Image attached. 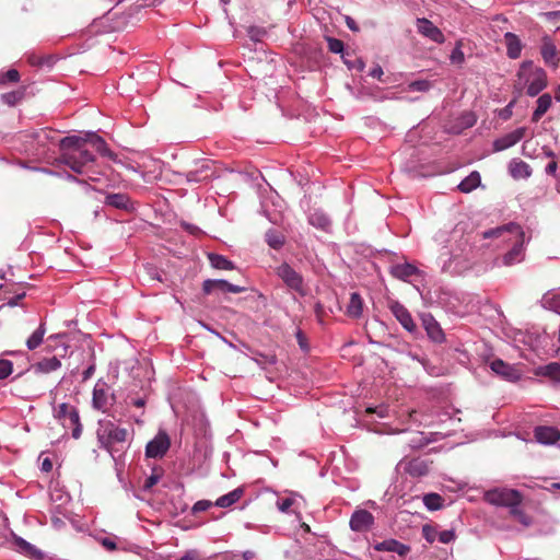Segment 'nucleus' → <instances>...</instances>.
<instances>
[{
    "label": "nucleus",
    "mask_w": 560,
    "mask_h": 560,
    "mask_svg": "<svg viewBox=\"0 0 560 560\" xmlns=\"http://www.w3.org/2000/svg\"><path fill=\"white\" fill-rule=\"evenodd\" d=\"M51 468H52V464H51L50 459L45 458L42 463V470L48 472L51 470Z\"/></svg>",
    "instance_id": "62"
},
{
    "label": "nucleus",
    "mask_w": 560,
    "mask_h": 560,
    "mask_svg": "<svg viewBox=\"0 0 560 560\" xmlns=\"http://www.w3.org/2000/svg\"><path fill=\"white\" fill-rule=\"evenodd\" d=\"M526 129L524 127L517 128L510 133L497 139L493 142L494 151H503L516 144L524 136Z\"/></svg>",
    "instance_id": "16"
},
{
    "label": "nucleus",
    "mask_w": 560,
    "mask_h": 560,
    "mask_svg": "<svg viewBox=\"0 0 560 560\" xmlns=\"http://www.w3.org/2000/svg\"><path fill=\"white\" fill-rule=\"evenodd\" d=\"M45 332H46L45 324L40 323L39 327L26 340L27 349L28 350L36 349L43 342Z\"/></svg>",
    "instance_id": "37"
},
{
    "label": "nucleus",
    "mask_w": 560,
    "mask_h": 560,
    "mask_svg": "<svg viewBox=\"0 0 560 560\" xmlns=\"http://www.w3.org/2000/svg\"><path fill=\"white\" fill-rule=\"evenodd\" d=\"M171 446L170 436L165 431L159 433L151 440L145 447V455L151 458L163 457Z\"/></svg>",
    "instance_id": "10"
},
{
    "label": "nucleus",
    "mask_w": 560,
    "mask_h": 560,
    "mask_svg": "<svg viewBox=\"0 0 560 560\" xmlns=\"http://www.w3.org/2000/svg\"><path fill=\"white\" fill-rule=\"evenodd\" d=\"M208 259L215 269L231 270L234 268L233 262L222 255L210 253L208 254Z\"/></svg>",
    "instance_id": "36"
},
{
    "label": "nucleus",
    "mask_w": 560,
    "mask_h": 560,
    "mask_svg": "<svg viewBox=\"0 0 560 560\" xmlns=\"http://www.w3.org/2000/svg\"><path fill=\"white\" fill-rule=\"evenodd\" d=\"M400 465H404V469L412 477H422L429 472V464L421 458H413Z\"/></svg>",
    "instance_id": "20"
},
{
    "label": "nucleus",
    "mask_w": 560,
    "mask_h": 560,
    "mask_svg": "<svg viewBox=\"0 0 560 560\" xmlns=\"http://www.w3.org/2000/svg\"><path fill=\"white\" fill-rule=\"evenodd\" d=\"M490 369L497 374L503 377L506 381L514 382L520 378L518 372L505 363L501 359H495L490 363Z\"/></svg>",
    "instance_id": "18"
},
{
    "label": "nucleus",
    "mask_w": 560,
    "mask_h": 560,
    "mask_svg": "<svg viewBox=\"0 0 560 560\" xmlns=\"http://www.w3.org/2000/svg\"><path fill=\"white\" fill-rule=\"evenodd\" d=\"M296 500L295 497L290 495L283 499L277 500V508L282 513L290 512L291 508L295 504Z\"/></svg>",
    "instance_id": "42"
},
{
    "label": "nucleus",
    "mask_w": 560,
    "mask_h": 560,
    "mask_svg": "<svg viewBox=\"0 0 560 560\" xmlns=\"http://www.w3.org/2000/svg\"><path fill=\"white\" fill-rule=\"evenodd\" d=\"M535 438L541 444H553L560 439V432L555 427H538L535 429Z\"/></svg>",
    "instance_id": "19"
},
{
    "label": "nucleus",
    "mask_w": 560,
    "mask_h": 560,
    "mask_svg": "<svg viewBox=\"0 0 560 560\" xmlns=\"http://www.w3.org/2000/svg\"><path fill=\"white\" fill-rule=\"evenodd\" d=\"M61 362L58 358H46L37 362L33 369L36 373H50L60 369Z\"/></svg>",
    "instance_id": "27"
},
{
    "label": "nucleus",
    "mask_w": 560,
    "mask_h": 560,
    "mask_svg": "<svg viewBox=\"0 0 560 560\" xmlns=\"http://www.w3.org/2000/svg\"><path fill=\"white\" fill-rule=\"evenodd\" d=\"M434 241L439 244L455 243L451 245L450 249L445 247L439 255V265L443 272L456 275L468 268L470 261L469 237H464L462 231L457 229L451 233L440 231L435 234Z\"/></svg>",
    "instance_id": "1"
},
{
    "label": "nucleus",
    "mask_w": 560,
    "mask_h": 560,
    "mask_svg": "<svg viewBox=\"0 0 560 560\" xmlns=\"http://www.w3.org/2000/svg\"><path fill=\"white\" fill-rule=\"evenodd\" d=\"M480 174L474 171L458 184V189L462 192H470L480 185Z\"/></svg>",
    "instance_id": "32"
},
{
    "label": "nucleus",
    "mask_w": 560,
    "mask_h": 560,
    "mask_svg": "<svg viewBox=\"0 0 560 560\" xmlns=\"http://www.w3.org/2000/svg\"><path fill=\"white\" fill-rule=\"evenodd\" d=\"M127 430L119 428L108 420H100L97 428V438L102 446L108 448L114 443L125 442Z\"/></svg>",
    "instance_id": "6"
},
{
    "label": "nucleus",
    "mask_w": 560,
    "mask_h": 560,
    "mask_svg": "<svg viewBox=\"0 0 560 560\" xmlns=\"http://www.w3.org/2000/svg\"><path fill=\"white\" fill-rule=\"evenodd\" d=\"M19 79H20V74H19L18 70H15V69H10L4 73H0V83L18 82Z\"/></svg>",
    "instance_id": "47"
},
{
    "label": "nucleus",
    "mask_w": 560,
    "mask_h": 560,
    "mask_svg": "<svg viewBox=\"0 0 560 560\" xmlns=\"http://www.w3.org/2000/svg\"><path fill=\"white\" fill-rule=\"evenodd\" d=\"M451 60L453 63H463L465 60L464 52L459 45H457L452 54H451Z\"/></svg>",
    "instance_id": "51"
},
{
    "label": "nucleus",
    "mask_w": 560,
    "mask_h": 560,
    "mask_svg": "<svg viewBox=\"0 0 560 560\" xmlns=\"http://www.w3.org/2000/svg\"><path fill=\"white\" fill-rule=\"evenodd\" d=\"M363 312V301L359 293L353 292L350 295V301L347 306V315L353 318H359Z\"/></svg>",
    "instance_id": "28"
},
{
    "label": "nucleus",
    "mask_w": 560,
    "mask_h": 560,
    "mask_svg": "<svg viewBox=\"0 0 560 560\" xmlns=\"http://www.w3.org/2000/svg\"><path fill=\"white\" fill-rule=\"evenodd\" d=\"M418 273L419 269L409 262L398 264L392 267V275L404 281H407L409 278Z\"/></svg>",
    "instance_id": "25"
},
{
    "label": "nucleus",
    "mask_w": 560,
    "mask_h": 560,
    "mask_svg": "<svg viewBox=\"0 0 560 560\" xmlns=\"http://www.w3.org/2000/svg\"><path fill=\"white\" fill-rule=\"evenodd\" d=\"M83 138H85L86 148H91L94 151L98 152L101 155L110 156V151L103 138L97 136L94 132L86 133Z\"/></svg>",
    "instance_id": "22"
},
{
    "label": "nucleus",
    "mask_w": 560,
    "mask_h": 560,
    "mask_svg": "<svg viewBox=\"0 0 560 560\" xmlns=\"http://www.w3.org/2000/svg\"><path fill=\"white\" fill-rule=\"evenodd\" d=\"M408 88L410 91L425 92L430 90L431 84L427 80H417L409 83Z\"/></svg>",
    "instance_id": "46"
},
{
    "label": "nucleus",
    "mask_w": 560,
    "mask_h": 560,
    "mask_svg": "<svg viewBox=\"0 0 560 560\" xmlns=\"http://www.w3.org/2000/svg\"><path fill=\"white\" fill-rule=\"evenodd\" d=\"M463 119L466 127H471L476 122V117L471 113L463 115Z\"/></svg>",
    "instance_id": "57"
},
{
    "label": "nucleus",
    "mask_w": 560,
    "mask_h": 560,
    "mask_svg": "<svg viewBox=\"0 0 560 560\" xmlns=\"http://www.w3.org/2000/svg\"><path fill=\"white\" fill-rule=\"evenodd\" d=\"M422 326L425 329L428 337L434 342H443L444 341V332L440 326V324L435 320V318L431 314H422L421 315Z\"/></svg>",
    "instance_id": "15"
},
{
    "label": "nucleus",
    "mask_w": 560,
    "mask_h": 560,
    "mask_svg": "<svg viewBox=\"0 0 560 560\" xmlns=\"http://www.w3.org/2000/svg\"><path fill=\"white\" fill-rule=\"evenodd\" d=\"M115 400V394L109 385L105 381L98 380L94 385L92 394L93 408L102 412H107Z\"/></svg>",
    "instance_id": "8"
},
{
    "label": "nucleus",
    "mask_w": 560,
    "mask_h": 560,
    "mask_svg": "<svg viewBox=\"0 0 560 560\" xmlns=\"http://www.w3.org/2000/svg\"><path fill=\"white\" fill-rule=\"evenodd\" d=\"M541 305L557 314H560V292H547L541 298Z\"/></svg>",
    "instance_id": "31"
},
{
    "label": "nucleus",
    "mask_w": 560,
    "mask_h": 560,
    "mask_svg": "<svg viewBox=\"0 0 560 560\" xmlns=\"http://www.w3.org/2000/svg\"><path fill=\"white\" fill-rule=\"evenodd\" d=\"M551 96L549 94H542L537 100V107L533 113L532 120L537 122L550 108Z\"/></svg>",
    "instance_id": "30"
},
{
    "label": "nucleus",
    "mask_w": 560,
    "mask_h": 560,
    "mask_svg": "<svg viewBox=\"0 0 560 560\" xmlns=\"http://www.w3.org/2000/svg\"><path fill=\"white\" fill-rule=\"evenodd\" d=\"M383 69L381 66H376L374 67L370 72L369 74L372 77V78H376L378 80L382 79V75H383Z\"/></svg>",
    "instance_id": "59"
},
{
    "label": "nucleus",
    "mask_w": 560,
    "mask_h": 560,
    "mask_svg": "<svg viewBox=\"0 0 560 560\" xmlns=\"http://www.w3.org/2000/svg\"><path fill=\"white\" fill-rule=\"evenodd\" d=\"M101 542H102L103 547L109 551H114L117 548L116 542L109 538H103Z\"/></svg>",
    "instance_id": "56"
},
{
    "label": "nucleus",
    "mask_w": 560,
    "mask_h": 560,
    "mask_svg": "<svg viewBox=\"0 0 560 560\" xmlns=\"http://www.w3.org/2000/svg\"><path fill=\"white\" fill-rule=\"evenodd\" d=\"M418 32L435 43H443L444 35L431 21L427 19H418Z\"/></svg>",
    "instance_id": "17"
},
{
    "label": "nucleus",
    "mask_w": 560,
    "mask_h": 560,
    "mask_svg": "<svg viewBox=\"0 0 560 560\" xmlns=\"http://www.w3.org/2000/svg\"><path fill=\"white\" fill-rule=\"evenodd\" d=\"M243 493L244 491L242 488H236L231 492L218 498L214 502V505L219 508H230L242 498Z\"/></svg>",
    "instance_id": "29"
},
{
    "label": "nucleus",
    "mask_w": 560,
    "mask_h": 560,
    "mask_svg": "<svg viewBox=\"0 0 560 560\" xmlns=\"http://www.w3.org/2000/svg\"><path fill=\"white\" fill-rule=\"evenodd\" d=\"M212 505H213V503L211 501L200 500L194 504L192 511L195 513L203 512V511H207L208 509H210Z\"/></svg>",
    "instance_id": "53"
},
{
    "label": "nucleus",
    "mask_w": 560,
    "mask_h": 560,
    "mask_svg": "<svg viewBox=\"0 0 560 560\" xmlns=\"http://www.w3.org/2000/svg\"><path fill=\"white\" fill-rule=\"evenodd\" d=\"M377 551L394 552L399 556H406L410 551V547L401 544L396 539H387L375 545Z\"/></svg>",
    "instance_id": "21"
},
{
    "label": "nucleus",
    "mask_w": 560,
    "mask_h": 560,
    "mask_svg": "<svg viewBox=\"0 0 560 560\" xmlns=\"http://www.w3.org/2000/svg\"><path fill=\"white\" fill-rule=\"evenodd\" d=\"M346 24H347V26H348L351 31H353V32H358V31H359V27H358V25H357L355 21H354L352 18L347 16V18H346Z\"/></svg>",
    "instance_id": "61"
},
{
    "label": "nucleus",
    "mask_w": 560,
    "mask_h": 560,
    "mask_svg": "<svg viewBox=\"0 0 560 560\" xmlns=\"http://www.w3.org/2000/svg\"><path fill=\"white\" fill-rule=\"evenodd\" d=\"M485 499L492 505L506 506L510 510L514 505H521L522 502V495L518 491L506 488L489 490L486 492Z\"/></svg>",
    "instance_id": "7"
},
{
    "label": "nucleus",
    "mask_w": 560,
    "mask_h": 560,
    "mask_svg": "<svg viewBox=\"0 0 560 560\" xmlns=\"http://www.w3.org/2000/svg\"><path fill=\"white\" fill-rule=\"evenodd\" d=\"M509 171L513 178H528L532 175L530 166L521 160H512L509 164Z\"/></svg>",
    "instance_id": "23"
},
{
    "label": "nucleus",
    "mask_w": 560,
    "mask_h": 560,
    "mask_svg": "<svg viewBox=\"0 0 560 560\" xmlns=\"http://www.w3.org/2000/svg\"><path fill=\"white\" fill-rule=\"evenodd\" d=\"M276 275L282 280L288 289L305 295L304 280L300 272L293 269L288 262H282L275 269Z\"/></svg>",
    "instance_id": "9"
},
{
    "label": "nucleus",
    "mask_w": 560,
    "mask_h": 560,
    "mask_svg": "<svg viewBox=\"0 0 560 560\" xmlns=\"http://www.w3.org/2000/svg\"><path fill=\"white\" fill-rule=\"evenodd\" d=\"M50 135V130L43 129L35 133V138L39 144L45 145L47 141L51 140Z\"/></svg>",
    "instance_id": "52"
},
{
    "label": "nucleus",
    "mask_w": 560,
    "mask_h": 560,
    "mask_svg": "<svg viewBox=\"0 0 560 560\" xmlns=\"http://www.w3.org/2000/svg\"><path fill=\"white\" fill-rule=\"evenodd\" d=\"M13 371V364L9 360H0V380L7 378Z\"/></svg>",
    "instance_id": "48"
},
{
    "label": "nucleus",
    "mask_w": 560,
    "mask_h": 560,
    "mask_svg": "<svg viewBox=\"0 0 560 560\" xmlns=\"http://www.w3.org/2000/svg\"><path fill=\"white\" fill-rule=\"evenodd\" d=\"M54 417L60 421L63 428H72V436L79 439L82 432L79 412L75 407L62 402L54 408Z\"/></svg>",
    "instance_id": "5"
},
{
    "label": "nucleus",
    "mask_w": 560,
    "mask_h": 560,
    "mask_svg": "<svg viewBox=\"0 0 560 560\" xmlns=\"http://www.w3.org/2000/svg\"><path fill=\"white\" fill-rule=\"evenodd\" d=\"M212 176H213L212 170L206 164L201 165V167H199L197 170L189 171L186 174L187 182H190V183L206 182V180L210 179Z\"/></svg>",
    "instance_id": "26"
},
{
    "label": "nucleus",
    "mask_w": 560,
    "mask_h": 560,
    "mask_svg": "<svg viewBox=\"0 0 560 560\" xmlns=\"http://www.w3.org/2000/svg\"><path fill=\"white\" fill-rule=\"evenodd\" d=\"M94 371H95L94 365L89 366V368L83 372V380H84V381L89 380V378L93 375Z\"/></svg>",
    "instance_id": "63"
},
{
    "label": "nucleus",
    "mask_w": 560,
    "mask_h": 560,
    "mask_svg": "<svg viewBox=\"0 0 560 560\" xmlns=\"http://www.w3.org/2000/svg\"><path fill=\"white\" fill-rule=\"evenodd\" d=\"M162 477V470L154 468L152 474L145 478L143 483V490L149 491L155 486Z\"/></svg>",
    "instance_id": "40"
},
{
    "label": "nucleus",
    "mask_w": 560,
    "mask_h": 560,
    "mask_svg": "<svg viewBox=\"0 0 560 560\" xmlns=\"http://www.w3.org/2000/svg\"><path fill=\"white\" fill-rule=\"evenodd\" d=\"M443 498L438 493H428L423 497V504L430 511H438L443 506Z\"/></svg>",
    "instance_id": "38"
},
{
    "label": "nucleus",
    "mask_w": 560,
    "mask_h": 560,
    "mask_svg": "<svg viewBox=\"0 0 560 560\" xmlns=\"http://www.w3.org/2000/svg\"><path fill=\"white\" fill-rule=\"evenodd\" d=\"M15 544L21 552H24L36 560L43 559V552L23 538H16Z\"/></svg>",
    "instance_id": "34"
},
{
    "label": "nucleus",
    "mask_w": 560,
    "mask_h": 560,
    "mask_svg": "<svg viewBox=\"0 0 560 560\" xmlns=\"http://www.w3.org/2000/svg\"><path fill=\"white\" fill-rule=\"evenodd\" d=\"M328 48L334 54H340L343 51V43L337 38H328Z\"/></svg>",
    "instance_id": "49"
},
{
    "label": "nucleus",
    "mask_w": 560,
    "mask_h": 560,
    "mask_svg": "<svg viewBox=\"0 0 560 560\" xmlns=\"http://www.w3.org/2000/svg\"><path fill=\"white\" fill-rule=\"evenodd\" d=\"M308 222L320 230H328L330 226L329 218L320 210L313 211L308 217Z\"/></svg>",
    "instance_id": "33"
},
{
    "label": "nucleus",
    "mask_w": 560,
    "mask_h": 560,
    "mask_svg": "<svg viewBox=\"0 0 560 560\" xmlns=\"http://www.w3.org/2000/svg\"><path fill=\"white\" fill-rule=\"evenodd\" d=\"M129 197L125 194H110L106 196V205L117 209H127L129 206Z\"/></svg>",
    "instance_id": "35"
},
{
    "label": "nucleus",
    "mask_w": 560,
    "mask_h": 560,
    "mask_svg": "<svg viewBox=\"0 0 560 560\" xmlns=\"http://www.w3.org/2000/svg\"><path fill=\"white\" fill-rule=\"evenodd\" d=\"M429 443V440H427L423 436V433L416 432L412 434L411 439L408 440V444L411 448H420Z\"/></svg>",
    "instance_id": "43"
},
{
    "label": "nucleus",
    "mask_w": 560,
    "mask_h": 560,
    "mask_svg": "<svg viewBox=\"0 0 560 560\" xmlns=\"http://www.w3.org/2000/svg\"><path fill=\"white\" fill-rule=\"evenodd\" d=\"M422 536L428 542L432 544L435 539H438L439 532L435 529V527L425 524L422 526Z\"/></svg>",
    "instance_id": "44"
},
{
    "label": "nucleus",
    "mask_w": 560,
    "mask_h": 560,
    "mask_svg": "<svg viewBox=\"0 0 560 560\" xmlns=\"http://www.w3.org/2000/svg\"><path fill=\"white\" fill-rule=\"evenodd\" d=\"M24 295H25V294H24V293H22V294H19L18 296H15V298L11 299V300L8 302V305H9V306H11V307L16 306V305H18V301H19L20 299L24 298Z\"/></svg>",
    "instance_id": "64"
},
{
    "label": "nucleus",
    "mask_w": 560,
    "mask_h": 560,
    "mask_svg": "<svg viewBox=\"0 0 560 560\" xmlns=\"http://www.w3.org/2000/svg\"><path fill=\"white\" fill-rule=\"evenodd\" d=\"M22 97V93L20 92H9L1 95V98L3 103L8 104L9 106L16 105Z\"/></svg>",
    "instance_id": "45"
},
{
    "label": "nucleus",
    "mask_w": 560,
    "mask_h": 560,
    "mask_svg": "<svg viewBox=\"0 0 560 560\" xmlns=\"http://www.w3.org/2000/svg\"><path fill=\"white\" fill-rule=\"evenodd\" d=\"M59 161L75 173H82L85 165L94 162L93 153L85 145V138L81 136L66 137L59 141Z\"/></svg>",
    "instance_id": "3"
},
{
    "label": "nucleus",
    "mask_w": 560,
    "mask_h": 560,
    "mask_svg": "<svg viewBox=\"0 0 560 560\" xmlns=\"http://www.w3.org/2000/svg\"><path fill=\"white\" fill-rule=\"evenodd\" d=\"M266 241L270 247L279 249L284 243V237L281 234L270 231L266 233Z\"/></svg>",
    "instance_id": "39"
},
{
    "label": "nucleus",
    "mask_w": 560,
    "mask_h": 560,
    "mask_svg": "<svg viewBox=\"0 0 560 560\" xmlns=\"http://www.w3.org/2000/svg\"><path fill=\"white\" fill-rule=\"evenodd\" d=\"M202 290L206 294H213L215 292L242 293L245 291V288L222 279H208L203 281Z\"/></svg>",
    "instance_id": "12"
},
{
    "label": "nucleus",
    "mask_w": 560,
    "mask_h": 560,
    "mask_svg": "<svg viewBox=\"0 0 560 560\" xmlns=\"http://www.w3.org/2000/svg\"><path fill=\"white\" fill-rule=\"evenodd\" d=\"M540 54L545 63L553 69H557L560 62L558 49L550 37H542Z\"/></svg>",
    "instance_id": "14"
},
{
    "label": "nucleus",
    "mask_w": 560,
    "mask_h": 560,
    "mask_svg": "<svg viewBox=\"0 0 560 560\" xmlns=\"http://www.w3.org/2000/svg\"><path fill=\"white\" fill-rule=\"evenodd\" d=\"M504 43L506 46V54L511 59H516L522 52V43L520 38L513 33H505Z\"/></svg>",
    "instance_id": "24"
},
{
    "label": "nucleus",
    "mask_w": 560,
    "mask_h": 560,
    "mask_svg": "<svg viewBox=\"0 0 560 560\" xmlns=\"http://www.w3.org/2000/svg\"><path fill=\"white\" fill-rule=\"evenodd\" d=\"M438 539L442 544H450L455 539L454 530L447 529L439 533Z\"/></svg>",
    "instance_id": "50"
},
{
    "label": "nucleus",
    "mask_w": 560,
    "mask_h": 560,
    "mask_svg": "<svg viewBox=\"0 0 560 560\" xmlns=\"http://www.w3.org/2000/svg\"><path fill=\"white\" fill-rule=\"evenodd\" d=\"M179 560H199V552L196 549L187 550Z\"/></svg>",
    "instance_id": "54"
},
{
    "label": "nucleus",
    "mask_w": 560,
    "mask_h": 560,
    "mask_svg": "<svg viewBox=\"0 0 560 560\" xmlns=\"http://www.w3.org/2000/svg\"><path fill=\"white\" fill-rule=\"evenodd\" d=\"M546 371H547V374L557 377L560 375V364L550 363L546 366Z\"/></svg>",
    "instance_id": "55"
},
{
    "label": "nucleus",
    "mask_w": 560,
    "mask_h": 560,
    "mask_svg": "<svg viewBox=\"0 0 560 560\" xmlns=\"http://www.w3.org/2000/svg\"><path fill=\"white\" fill-rule=\"evenodd\" d=\"M510 513L511 515H513L521 524H523L524 526H529L532 524V520L529 516H527L523 511L522 509L520 508V505H514L511 510H510Z\"/></svg>",
    "instance_id": "41"
},
{
    "label": "nucleus",
    "mask_w": 560,
    "mask_h": 560,
    "mask_svg": "<svg viewBox=\"0 0 560 560\" xmlns=\"http://www.w3.org/2000/svg\"><path fill=\"white\" fill-rule=\"evenodd\" d=\"M296 339L302 350H307L306 339L301 330L296 331Z\"/></svg>",
    "instance_id": "58"
},
{
    "label": "nucleus",
    "mask_w": 560,
    "mask_h": 560,
    "mask_svg": "<svg viewBox=\"0 0 560 560\" xmlns=\"http://www.w3.org/2000/svg\"><path fill=\"white\" fill-rule=\"evenodd\" d=\"M558 168V164L556 161H551L547 164L545 171L548 175H555Z\"/></svg>",
    "instance_id": "60"
},
{
    "label": "nucleus",
    "mask_w": 560,
    "mask_h": 560,
    "mask_svg": "<svg viewBox=\"0 0 560 560\" xmlns=\"http://www.w3.org/2000/svg\"><path fill=\"white\" fill-rule=\"evenodd\" d=\"M483 238L495 237L511 246V249L502 257L504 266L520 264L525 258V232L521 225L509 223L483 232Z\"/></svg>",
    "instance_id": "2"
},
{
    "label": "nucleus",
    "mask_w": 560,
    "mask_h": 560,
    "mask_svg": "<svg viewBox=\"0 0 560 560\" xmlns=\"http://www.w3.org/2000/svg\"><path fill=\"white\" fill-rule=\"evenodd\" d=\"M518 84L527 86L529 96L538 95L547 85V74L544 69L534 67L532 61H524L518 71Z\"/></svg>",
    "instance_id": "4"
},
{
    "label": "nucleus",
    "mask_w": 560,
    "mask_h": 560,
    "mask_svg": "<svg viewBox=\"0 0 560 560\" xmlns=\"http://www.w3.org/2000/svg\"><path fill=\"white\" fill-rule=\"evenodd\" d=\"M390 311L395 318L408 332L412 334L417 330V325L415 324L411 314L402 304L398 302L393 303L390 305Z\"/></svg>",
    "instance_id": "13"
},
{
    "label": "nucleus",
    "mask_w": 560,
    "mask_h": 560,
    "mask_svg": "<svg viewBox=\"0 0 560 560\" xmlns=\"http://www.w3.org/2000/svg\"><path fill=\"white\" fill-rule=\"evenodd\" d=\"M374 525V516L366 510L357 509L349 522L351 530L357 533L369 532Z\"/></svg>",
    "instance_id": "11"
}]
</instances>
